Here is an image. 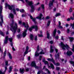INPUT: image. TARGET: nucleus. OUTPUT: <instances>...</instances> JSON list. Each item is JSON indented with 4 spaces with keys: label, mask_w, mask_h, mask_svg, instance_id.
<instances>
[{
    "label": "nucleus",
    "mask_w": 74,
    "mask_h": 74,
    "mask_svg": "<svg viewBox=\"0 0 74 74\" xmlns=\"http://www.w3.org/2000/svg\"><path fill=\"white\" fill-rule=\"evenodd\" d=\"M25 69L26 71H29V68H26Z\"/></svg>",
    "instance_id": "nucleus-46"
},
{
    "label": "nucleus",
    "mask_w": 74,
    "mask_h": 74,
    "mask_svg": "<svg viewBox=\"0 0 74 74\" xmlns=\"http://www.w3.org/2000/svg\"><path fill=\"white\" fill-rule=\"evenodd\" d=\"M70 25L71 26H72V29H74V22L73 23V24H72V23H71Z\"/></svg>",
    "instance_id": "nucleus-32"
},
{
    "label": "nucleus",
    "mask_w": 74,
    "mask_h": 74,
    "mask_svg": "<svg viewBox=\"0 0 74 74\" xmlns=\"http://www.w3.org/2000/svg\"><path fill=\"white\" fill-rule=\"evenodd\" d=\"M55 1V0H53L52 1H50V3H49V7L50 8H51L52 5H53V1Z\"/></svg>",
    "instance_id": "nucleus-14"
},
{
    "label": "nucleus",
    "mask_w": 74,
    "mask_h": 74,
    "mask_svg": "<svg viewBox=\"0 0 74 74\" xmlns=\"http://www.w3.org/2000/svg\"><path fill=\"white\" fill-rule=\"evenodd\" d=\"M5 7L7 8V7H8L9 9L10 10H12L13 11V13L14 14H16V10L14 8V7L13 6H10V5H8L7 3H5Z\"/></svg>",
    "instance_id": "nucleus-2"
},
{
    "label": "nucleus",
    "mask_w": 74,
    "mask_h": 74,
    "mask_svg": "<svg viewBox=\"0 0 74 74\" xmlns=\"http://www.w3.org/2000/svg\"><path fill=\"white\" fill-rule=\"evenodd\" d=\"M40 73H41V72L38 71V72L37 73V74H40Z\"/></svg>",
    "instance_id": "nucleus-64"
},
{
    "label": "nucleus",
    "mask_w": 74,
    "mask_h": 74,
    "mask_svg": "<svg viewBox=\"0 0 74 74\" xmlns=\"http://www.w3.org/2000/svg\"><path fill=\"white\" fill-rule=\"evenodd\" d=\"M51 23V21H49L48 22H47V26H49V25H50V23Z\"/></svg>",
    "instance_id": "nucleus-33"
},
{
    "label": "nucleus",
    "mask_w": 74,
    "mask_h": 74,
    "mask_svg": "<svg viewBox=\"0 0 74 74\" xmlns=\"http://www.w3.org/2000/svg\"><path fill=\"white\" fill-rule=\"evenodd\" d=\"M47 38L48 39H49V34L48 32H47Z\"/></svg>",
    "instance_id": "nucleus-31"
},
{
    "label": "nucleus",
    "mask_w": 74,
    "mask_h": 74,
    "mask_svg": "<svg viewBox=\"0 0 74 74\" xmlns=\"http://www.w3.org/2000/svg\"><path fill=\"white\" fill-rule=\"evenodd\" d=\"M9 18H14V15L12 13L10 14L9 15Z\"/></svg>",
    "instance_id": "nucleus-23"
},
{
    "label": "nucleus",
    "mask_w": 74,
    "mask_h": 74,
    "mask_svg": "<svg viewBox=\"0 0 74 74\" xmlns=\"http://www.w3.org/2000/svg\"><path fill=\"white\" fill-rule=\"evenodd\" d=\"M50 17L49 16H47L46 17V19H49Z\"/></svg>",
    "instance_id": "nucleus-51"
},
{
    "label": "nucleus",
    "mask_w": 74,
    "mask_h": 74,
    "mask_svg": "<svg viewBox=\"0 0 74 74\" xmlns=\"http://www.w3.org/2000/svg\"><path fill=\"white\" fill-rule=\"evenodd\" d=\"M17 37L18 38H20V37H21V35H17Z\"/></svg>",
    "instance_id": "nucleus-57"
},
{
    "label": "nucleus",
    "mask_w": 74,
    "mask_h": 74,
    "mask_svg": "<svg viewBox=\"0 0 74 74\" xmlns=\"http://www.w3.org/2000/svg\"><path fill=\"white\" fill-rule=\"evenodd\" d=\"M73 54V53L71 51H68L66 53V54L68 56H71Z\"/></svg>",
    "instance_id": "nucleus-17"
},
{
    "label": "nucleus",
    "mask_w": 74,
    "mask_h": 74,
    "mask_svg": "<svg viewBox=\"0 0 74 74\" xmlns=\"http://www.w3.org/2000/svg\"><path fill=\"white\" fill-rule=\"evenodd\" d=\"M20 12H25V10L23 9H22L20 10Z\"/></svg>",
    "instance_id": "nucleus-39"
},
{
    "label": "nucleus",
    "mask_w": 74,
    "mask_h": 74,
    "mask_svg": "<svg viewBox=\"0 0 74 74\" xmlns=\"http://www.w3.org/2000/svg\"><path fill=\"white\" fill-rule=\"evenodd\" d=\"M60 54V53H58L57 54V55H55V57L56 58V59H59L60 58V57H59V54Z\"/></svg>",
    "instance_id": "nucleus-18"
},
{
    "label": "nucleus",
    "mask_w": 74,
    "mask_h": 74,
    "mask_svg": "<svg viewBox=\"0 0 74 74\" xmlns=\"http://www.w3.org/2000/svg\"><path fill=\"white\" fill-rule=\"evenodd\" d=\"M37 40V36H36L35 37V40Z\"/></svg>",
    "instance_id": "nucleus-49"
},
{
    "label": "nucleus",
    "mask_w": 74,
    "mask_h": 74,
    "mask_svg": "<svg viewBox=\"0 0 74 74\" xmlns=\"http://www.w3.org/2000/svg\"><path fill=\"white\" fill-rule=\"evenodd\" d=\"M6 52H7V50H5V52L3 53L4 56H6Z\"/></svg>",
    "instance_id": "nucleus-35"
},
{
    "label": "nucleus",
    "mask_w": 74,
    "mask_h": 74,
    "mask_svg": "<svg viewBox=\"0 0 74 74\" xmlns=\"http://www.w3.org/2000/svg\"><path fill=\"white\" fill-rule=\"evenodd\" d=\"M61 14L60 13H56L55 15V16L56 17H57V16H60Z\"/></svg>",
    "instance_id": "nucleus-30"
},
{
    "label": "nucleus",
    "mask_w": 74,
    "mask_h": 74,
    "mask_svg": "<svg viewBox=\"0 0 74 74\" xmlns=\"http://www.w3.org/2000/svg\"><path fill=\"white\" fill-rule=\"evenodd\" d=\"M69 11L70 12H71L73 11V10H72V8H70V9H69Z\"/></svg>",
    "instance_id": "nucleus-44"
},
{
    "label": "nucleus",
    "mask_w": 74,
    "mask_h": 74,
    "mask_svg": "<svg viewBox=\"0 0 74 74\" xmlns=\"http://www.w3.org/2000/svg\"><path fill=\"white\" fill-rule=\"evenodd\" d=\"M32 29H35V30L37 31L38 29V27L37 25H33L29 29V30L31 32Z\"/></svg>",
    "instance_id": "nucleus-9"
},
{
    "label": "nucleus",
    "mask_w": 74,
    "mask_h": 74,
    "mask_svg": "<svg viewBox=\"0 0 74 74\" xmlns=\"http://www.w3.org/2000/svg\"><path fill=\"white\" fill-rule=\"evenodd\" d=\"M59 46L61 48H62L63 50H64L66 49H68L69 48V47L68 45H66L63 44L62 42H61V43L59 44Z\"/></svg>",
    "instance_id": "nucleus-5"
},
{
    "label": "nucleus",
    "mask_w": 74,
    "mask_h": 74,
    "mask_svg": "<svg viewBox=\"0 0 74 74\" xmlns=\"http://www.w3.org/2000/svg\"><path fill=\"white\" fill-rule=\"evenodd\" d=\"M47 60L48 61H50V62H52L53 63L55 64V61L53 58H52L51 59L49 58H47Z\"/></svg>",
    "instance_id": "nucleus-16"
},
{
    "label": "nucleus",
    "mask_w": 74,
    "mask_h": 74,
    "mask_svg": "<svg viewBox=\"0 0 74 74\" xmlns=\"http://www.w3.org/2000/svg\"><path fill=\"white\" fill-rule=\"evenodd\" d=\"M23 25L25 27V28H26L27 29H28V27H29V26L28 25V24H27V23H26V24L25 23H23Z\"/></svg>",
    "instance_id": "nucleus-13"
},
{
    "label": "nucleus",
    "mask_w": 74,
    "mask_h": 74,
    "mask_svg": "<svg viewBox=\"0 0 74 74\" xmlns=\"http://www.w3.org/2000/svg\"><path fill=\"white\" fill-rule=\"evenodd\" d=\"M53 42L52 40H51L50 42V44H52Z\"/></svg>",
    "instance_id": "nucleus-50"
},
{
    "label": "nucleus",
    "mask_w": 74,
    "mask_h": 74,
    "mask_svg": "<svg viewBox=\"0 0 74 74\" xmlns=\"http://www.w3.org/2000/svg\"><path fill=\"white\" fill-rule=\"evenodd\" d=\"M0 34L2 36H4V33H3V32H1V31L0 32Z\"/></svg>",
    "instance_id": "nucleus-36"
},
{
    "label": "nucleus",
    "mask_w": 74,
    "mask_h": 74,
    "mask_svg": "<svg viewBox=\"0 0 74 74\" xmlns=\"http://www.w3.org/2000/svg\"><path fill=\"white\" fill-rule=\"evenodd\" d=\"M12 66H10L9 68V73H11L12 71Z\"/></svg>",
    "instance_id": "nucleus-26"
},
{
    "label": "nucleus",
    "mask_w": 74,
    "mask_h": 74,
    "mask_svg": "<svg viewBox=\"0 0 74 74\" xmlns=\"http://www.w3.org/2000/svg\"><path fill=\"white\" fill-rule=\"evenodd\" d=\"M70 63H71V64H73V66H74V62L72 61H70Z\"/></svg>",
    "instance_id": "nucleus-34"
},
{
    "label": "nucleus",
    "mask_w": 74,
    "mask_h": 74,
    "mask_svg": "<svg viewBox=\"0 0 74 74\" xmlns=\"http://www.w3.org/2000/svg\"><path fill=\"white\" fill-rule=\"evenodd\" d=\"M61 39L62 40H63H63H64V39H63V36H61Z\"/></svg>",
    "instance_id": "nucleus-60"
},
{
    "label": "nucleus",
    "mask_w": 74,
    "mask_h": 74,
    "mask_svg": "<svg viewBox=\"0 0 74 74\" xmlns=\"http://www.w3.org/2000/svg\"><path fill=\"white\" fill-rule=\"evenodd\" d=\"M69 39L70 40V42H72L74 40V38L71 37H69Z\"/></svg>",
    "instance_id": "nucleus-27"
},
{
    "label": "nucleus",
    "mask_w": 74,
    "mask_h": 74,
    "mask_svg": "<svg viewBox=\"0 0 74 74\" xmlns=\"http://www.w3.org/2000/svg\"><path fill=\"white\" fill-rule=\"evenodd\" d=\"M31 66L32 67H34L36 69H38V67L36 66V63L35 61H33L32 62V63L31 64Z\"/></svg>",
    "instance_id": "nucleus-10"
},
{
    "label": "nucleus",
    "mask_w": 74,
    "mask_h": 74,
    "mask_svg": "<svg viewBox=\"0 0 74 74\" xmlns=\"http://www.w3.org/2000/svg\"><path fill=\"white\" fill-rule=\"evenodd\" d=\"M72 51L73 52H74V45H73L72 47Z\"/></svg>",
    "instance_id": "nucleus-42"
},
{
    "label": "nucleus",
    "mask_w": 74,
    "mask_h": 74,
    "mask_svg": "<svg viewBox=\"0 0 74 74\" xmlns=\"http://www.w3.org/2000/svg\"><path fill=\"white\" fill-rule=\"evenodd\" d=\"M56 70H58V71H59V70H60V68L59 67H56Z\"/></svg>",
    "instance_id": "nucleus-38"
},
{
    "label": "nucleus",
    "mask_w": 74,
    "mask_h": 74,
    "mask_svg": "<svg viewBox=\"0 0 74 74\" xmlns=\"http://www.w3.org/2000/svg\"><path fill=\"white\" fill-rule=\"evenodd\" d=\"M56 29H55L53 31V36L54 37H55V35L56 34Z\"/></svg>",
    "instance_id": "nucleus-22"
},
{
    "label": "nucleus",
    "mask_w": 74,
    "mask_h": 74,
    "mask_svg": "<svg viewBox=\"0 0 74 74\" xmlns=\"http://www.w3.org/2000/svg\"><path fill=\"white\" fill-rule=\"evenodd\" d=\"M24 69H20V72L21 74H23L24 71Z\"/></svg>",
    "instance_id": "nucleus-20"
},
{
    "label": "nucleus",
    "mask_w": 74,
    "mask_h": 74,
    "mask_svg": "<svg viewBox=\"0 0 74 74\" xmlns=\"http://www.w3.org/2000/svg\"><path fill=\"white\" fill-rule=\"evenodd\" d=\"M51 53H52L53 52V47L52 45L50 46V51Z\"/></svg>",
    "instance_id": "nucleus-24"
},
{
    "label": "nucleus",
    "mask_w": 74,
    "mask_h": 74,
    "mask_svg": "<svg viewBox=\"0 0 74 74\" xmlns=\"http://www.w3.org/2000/svg\"><path fill=\"white\" fill-rule=\"evenodd\" d=\"M32 21L34 22L35 23H37V22L36 21V18H33L32 19Z\"/></svg>",
    "instance_id": "nucleus-37"
},
{
    "label": "nucleus",
    "mask_w": 74,
    "mask_h": 74,
    "mask_svg": "<svg viewBox=\"0 0 74 74\" xmlns=\"http://www.w3.org/2000/svg\"><path fill=\"white\" fill-rule=\"evenodd\" d=\"M67 21H70V18H69L67 19Z\"/></svg>",
    "instance_id": "nucleus-62"
},
{
    "label": "nucleus",
    "mask_w": 74,
    "mask_h": 74,
    "mask_svg": "<svg viewBox=\"0 0 74 74\" xmlns=\"http://www.w3.org/2000/svg\"><path fill=\"white\" fill-rule=\"evenodd\" d=\"M41 58H42V56H40L39 57V60H41Z\"/></svg>",
    "instance_id": "nucleus-52"
},
{
    "label": "nucleus",
    "mask_w": 74,
    "mask_h": 74,
    "mask_svg": "<svg viewBox=\"0 0 74 74\" xmlns=\"http://www.w3.org/2000/svg\"><path fill=\"white\" fill-rule=\"evenodd\" d=\"M17 30L18 32V33H19V32H20V29H17Z\"/></svg>",
    "instance_id": "nucleus-53"
},
{
    "label": "nucleus",
    "mask_w": 74,
    "mask_h": 74,
    "mask_svg": "<svg viewBox=\"0 0 74 74\" xmlns=\"http://www.w3.org/2000/svg\"><path fill=\"white\" fill-rule=\"evenodd\" d=\"M42 61L43 62H44L45 64H47L49 68H50V67H51V68L52 69H54V66H53V65L52 64H50L51 66H49L48 65V61H45V58H43V59H42Z\"/></svg>",
    "instance_id": "nucleus-8"
},
{
    "label": "nucleus",
    "mask_w": 74,
    "mask_h": 74,
    "mask_svg": "<svg viewBox=\"0 0 74 74\" xmlns=\"http://www.w3.org/2000/svg\"><path fill=\"white\" fill-rule=\"evenodd\" d=\"M27 32V30L26 29L24 30V32L23 33L22 36L23 37H26V36L27 35L26 32Z\"/></svg>",
    "instance_id": "nucleus-11"
},
{
    "label": "nucleus",
    "mask_w": 74,
    "mask_h": 74,
    "mask_svg": "<svg viewBox=\"0 0 74 74\" xmlns=\"http://www.w3.org/2000/svg\"><path fill=\"white\" fill-rule=\"evenodd\" d=\"M28 50H29V47L27 46L26 47L25 51V52L24 54V56H25V55H26L27 53H28Z\"/></svg>",
    "instance_id": "nucleus-12"
},
{
    "label": "nucleus",
    "mask_w": 74,
    "mask_h": 74,
    "mask_svg": "<svg viewBox=\"0 0 74 74\" xmlns=\"http://www.w3.org/2000/svg\"><path fill=\"white\" fill-rule=\"evenodd\" d=\"M55 50L56 51V53H57L58 51V50L56 48L55 49Z\"/></svg>",
    "instance_id": "nucleus-59"
},
{
    "label": "nucleus",
    "mask_w": 74,
    "mask_h": 74,
    "mask_svg": "<svg viewBox=\"0 0 74 74\" xmlns=\"http://www.w3.org/2000/svg\"><path fill=\"white\" fill-rule=\"evenodd\" d=\"M3 10V7L2 6H0V18L1 21V23H0V25L1 26H2V24L3 23V15H2V11Z\"/></svg>",
    "instance_id": "nucleus-6"
},
{
    "label": "nucleus",
    "mask_w": 74,
    "mask_h": 74,
    "mask_svg": "<svg viewBox=\"0 0 74 74\" xmlns=\"http://www.w3.org/2000/svg\"><path fill=\"white\" fill-rule=\"evenodd\" d=\"M10 25L11 26L10 30L12 32L15 33L18 27L17 23H14V22H12V23L10 24Z\"/></svg>",
    "instance_id": "nucleus-1"
},
{
    "label": "nucleus",
    "mask_w": 74,
    "mask_h": 74,
    "mask_svg": "<svg viewBox=\"0 0 74 74\" xmlns=\"http://www.w3.org/2000/svg\"><path fill=\"white\" fill-rule=\"evenodd\" d=\"M9 40L10 41V42H11L10 45H11L12 47V45H13V44L12 42V38H9Z\"/></svg>",
    "instance_id": "nucleus-21"
},
{
    "label": "nucleus",
    "mask_w": 74,
    "mask_h": 74,
    "mask_svg": "<svg viewBox=\"0 0 74 74\" xmlns=\"http://www.w3.org/2000/svg\"><path fill=\"white\" fill-rule=\"evenodd\" d=\"M60 61H61V62H62L63 61V60H64V59H60V60H59Z\"/></svg>",
    "instance_id": "nucleus-45"
},
{
    "label": "nucleus",
    "mask_w": 74,
    "mask_h": 74,
    "mask_svg": "<svg viewBox=\"0 0 74 74\" xmlns=\"http://www.w3.org/2000/svg\"><path fill=\"white\" fill-rule=\"evenodd\" d=\"M42 16V15L41 14H40L39 15V16L37 17L36 19H40V20L41 19V18Z\"/></svg>",
    "instance_id": "nucleus-19"
},
{
    "label": "nucleus",
    "mask_w": 74,
    "mask_h": 74,
    "mask_svg": "<svg viewBox=\"0 0 74 74\" xmlns=\"http://www.w3.org/2000/svg\"><path fill=\"white\" fill-rule=\"evenodd\" d=\"M70 18L72 19V20H74V18H73V17H71V18Z\"/></svg>",
    "instance_id": "nucleus-63"
},
{
    "label": "nucleus",
    "mask_w": 74,
    "mask_h": 74,
    "mask_svg": "<svg viewBox=\"0 0 74 74\" xmlns=\"http://www.w3.org/2000/svg\"><path fill=\"white\" fill-rule=\"evenodd\" d=\"M30 38L31 40H33V38H34V36L32 34H31L30 35Z\"/></svg>",
    "instance_id": "nucleus-29"
},
{
    "label": "nucleus",
    "mask_w": 74,
    "mask_h": 74,
    "mask_svg": "<svg viewBox=\"0 0 74 74\" xmlns=\"http://www.w3.org/2000/svg\"><path fill=\"white\" fill-rule=\"evenodd\" d=\"M58 23H59V26H60L61 25V23H60V21H59L58 22Z\"/></svg>",
    "instance_id": "nucleus-58"
},
{
    "label": "nucleus",
    "mask_w": 74,
    "mask_h": 74,
    "mask_svg": "<svg viewBox=\"0 0 74 74\" xmlns=\"http://www.w3.org/2000/svg\"><path fill=\"white\" fill-rule=\"evenodd\" d=\"M25 2L27 3L28 5L31 6V11L32 12H33V11H34V9L33 5H32L33 4V2H32V1H29L27 0H26Z\"/></svg>",
    "instance_id": "nucleus-3"
},
{
    "label": "nucleus",
    "mask_w": 74,
    "mask_h": 74,
    "mask_svg": "<svg viewBox=\"0 0 74 74\" xmlns=\"http://www.w3.org/2000/svg\"><path fill=\"white\" fill-rule=\"evenodd\" d=\"M8 54L10 59H12V57L11 54L10 53H8Z\"/></svg>",
    "instance_id": "nucleus-28"
},
{
    "label": "nucleus",
    "mask_w": 74,
    "mask_h": 74,
    "mask_svg": "<svg viewBox=\"0 0 74 74\" xmlns=\"http://www.w3.org/2000/svg\"><path fill=\"white\" fill-rule=\"evenodd\" d=\"M55 37L56 39H57V40H58V38H59V36H56Z\"/></svg>",
    "instance_id": "nucleus-48"
},
{
    "label": "nucleus",
    "mask_w": 74,
    "mask_h": 74,
    "mask_svg": "<svg viewBox=\"0 0 74 74\" xmlns=\"http://www.w3.org/2000/svg\"><path fill=\"white\" fill-rule=\"evenodd\" d=\"M12 49L13 51H15V48H14V47H12Z\"/></svg>",
    "instance_id": "nucleus-61"
},
{
    "label": "nucleus",
    "mask_w": 74,
    "mask_h": 74,
    "mask_svg": "<svg viewBox=\"0 0 74 74\" xmlns=\"http://www.w3.org/2000/svg\"><path fill=\"white\" fill-rule=\"evenodd\" d=\"M69 32H70V29H68L67 30V32L68 33H69Z\"/></svg>",
    "instance_id": "nucleus-54"
},
{
    "label": "nucleus",
    "mask_w": 74,
    "mask_h": 74,
    "mask_svg": "<svg viewBox=\"0 0 74 74\" xmlns=\"http://www.w3.org/2000/svg\"><path fill=\"white\" fill-rule=\"evenodd\" d=\"M5 66H6L5 67V70L4 71L2 70H0V74H5L6 70H7V67L8 66V61H6L5 62Z\"/></svg>",
    "instance_id": "nucleus-4"
},
{
    "label": "nucleus",
    "mask_w": 74,
    "mask_h": 74,
    "mask_svg": "<svg viewBox=\"0 0 74 74\" xmlns=\"http://www.w3.org/2000/svg\"><path fill=\"white\" fill-rule=\"evenodd\" d=\"M41 7L42 8V9H44L45 7H44V5L42 4L41 5Z\"/></svg>",
    "instance_id": "nucleus-41"
},
{
    "label": "nucleus",
    "mask_w": 74,
    "mask_h": 74,
    "mask_svg": "<svg viewBox=\"0 0 74 74\" xmlns=\"http://www.w3.org/2000/svg\"><path fill=\"white\" fill-rule=\"evenodd\" d=\"M57 32L58 34H60V31L59 30H58Z\"/></svg>",
    "instance_id": "nucleus-55"
},
{
    "label": "nucleus",
    "mask_w": 74,
    "mask_h": 74,
    "mask_svg": "<svg viewBox=\"0 0 74 74\" xmlns=\"http://www.w3.org/2000/svg\"><path fill=\"white\" fill-rule=\"evenodd\" d=\"M8 36H6L4 41V44H7V43L8 42Z\"/></svg>",
    "instance_id": "nucleus-15"
},
{
    "label": "nucleus",
    "mask_w": 74,
    "mask_h": 74,
    "mask_svg": "<svg viewBox=\"0 0 74 74\" xmlns=\"http://www.w3.org/2000/svg\"><path fill=\"white\" fill-rule=\"evenodd\" d=\"M68 26H69V24H66V25H65V27H68Z\"/></svg>",
    "instance_id": "nucleus-56"
},
{
    "label": "nucleus",
    "mask_w": 74,
    "mask_h": 74,
    "mask_svg": "<svg viewBox=\"0 0 74 74\" xmlns=\"http://www.w3.org/2000/svg\"><path fill=\"white\" fill-rule=\"evenodd\" d=\"M42 32L41 31H40L39 33L40 34H40H39L38 35V36H39V37H43V36L42 34Z\"/></svg>",
    "instance_id": "nucleus-25"
},
{
    "label": "nucleus",
    "mask_w": 74,
    "mask_h": 74,
    "mask_svg": "<svg viewBox=\"0 0 74 74\" xmlns=\"http://www.w3.org/2000/svg\"><path fill=\"white\" fill-rule=\"evenodd\" d=\"M39 51V46H38L37 47V51H36V52L35 53V56L37 57L38 56H39V54L40 55H42V54H44V52H43V50H42V51H40V53H38V51Z\"/></svg>",
    "instance_id": "nucleus-7"
},
{
    "label": "nucleus",
    "mask_w": 74,
    "mask_h": 74,
    "mask_svg": "<svg viewBox=\"0 0 74 74\" xmlns=\"http://www.w3.org/2000/svg\"><path fill=\"white\" fill-rule=\"evenodd\" d=\"M45 71H47L48 73L49 74H50V72L47 69H45Z\"/></svg>",
    "instance_id": "nucleus-40"
},
{
    "label": "nucleus",
    "mask_w": 74,
    "mask_h": 74,
    "mask_svg": "<svg viewBox=\"0 0 74 74\" xmlns=\"http://www.w3.org/2000/svg\"><path fill=\"white\" fill-rule=\"evenodd\" d=\"M54 64L56 66H59V65H60V64L59 63H57L56 64H55H55Z\"/></svg>",
    "instance_id": "nucleus-43"
},
{
    "label": "nucleus",
    "mask_w": 74,
    "mask_h": 74,
    "mask_svg": "<svg viewBox=\"0 0 74 74\" xmlns=\"http://www.w3.org/2000/svg\"><path fill=\"white\" fill-rule=\"evenodd\" d=\"M58 27L60 29H62L63 28V27H62V26H61L60 25H59Z\"/></svg>",
    "instance_id": "nucleus-47"
}]
</instances>
